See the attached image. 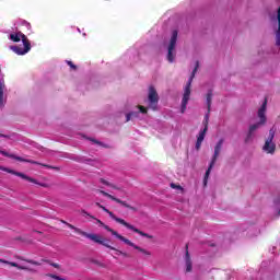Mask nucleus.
I'll return each mask as SVG.
<instances>
[{
    "label": "nucleus",
    "mask_w": 280,
    "mask_h": 280,
    "mask_svg": "<svg viewBox=\"0 0 280 280\" xmlns=\"http://www.w3.org/2000/svg\"><path fill=\"white\" fill-rule=\"evenodd\" d=\"M9 40H12L13 43H23V47L21 46H11L10 49L16 56H25L26 54H30L32 51V43H30V39L25 34L22 32H13L9 35Z\"/></svg>",
    "instance_id": "1"
},
{
    "label": "nucleus",
    "mask_w": 280,
    "mask_h": 280,
    "mask_svg": "<svg viewBox=\"0 0 280 280\" xmlns=\"http://www.w3.org/2000/svg\"><path fill=\"white\" fill-rule=\"evenodd\" d=\"M267 106H268V101L265 100L262 102L260 108H258V112H257L258 120H257V122L249 126L248 133L245 138V143H250V141H253V139L255 137V130H259V128H261V126H265L266 121H268V118L266 117Z\"/></svg>",
    "instance_id": "2"
},
{
    "label": "nucleus",
    "mask_w": 280,
    "mask_h": 280,
    "mask_svg": "<svg viewBox=\"0 0 280 280\" xmlns=\"http://www.w3.org/2000/svg\"><path fill=\"white\" fill-rule=\"evenodd\" d=\"M90 218H92V220H96V223L100 224V226H103V229H105V231H107L108 233H110L112 235H114V237H116V240H119L120 242H124V244H127V246H131V248H135L136 250H139L140 253H142L143 255H150V252L137 246L135 243H132L130 240L121 236V234H118L117 231L110 229V226L106 225L104 222H102V220L96 219L93 215H90Z\"/></svg>",
    "instance_id": "3"
},
{
    "label": "nucleus",
    "mask_w": 280,
    "mask_h": 280,
    "mask_svg": "<svg viewBox=\"0 0 280 280\" xmlns=\"http://www.w3.org/2000/svg\"><path fill=\"white\" fill-rule=\"evenodd\" d=\"M96 207H100V209H102L105 213H108L112 220H115V222H118V224H122V226H126V229H129V231H133V233H138V235H141V237H148L149 240H152V236L150 234L142 232L141 230L135 228V225L126 222V220L118 218L117 215H115V213L109 211L106 207L102 206L100 202L96 203Z\"/></svg>",
    "instance_id": "4"
},
{
    "label": "nucleus",
    "mask_w": 280,
    "mask_h": 280,
    "mask_svg": "<svg viewBox=\"0 0 280 280\" xmlns=\"http://www.w3.org/2000/svg\"><path fill=\"white\" fill-rule=\"evenodd\" d=\"M198 67H200V65L197 61L195 69L192 70V74L190 75L187 84L184 88L180 113H185V110H187V104H189V97H191V82H194V78L196 77V71H198Z\"/></svg>",
    "instance_id": "5"
},
{
    "label": "nucleus",
    "mask_w": 280,
    "mask_h": 280,
    "mask_svg": "<svg viewBox=\"0 0 280 280\" xmlns=\"http://www.w3.org/2000/svg\"><path fill=\"white\" fill-rule=\"evenodd\" d=\"M178 40V31H172L168 39L165 40V46L167 49V60L168 62H174L176 58V42Z\"/></svg>",
    "instance_id": "6"
},
{
    "label": "nucleus",
    "mask_w": 280,
    "mask_h": 280,
    "mask_svg": "<svg viewBox=\"0 0 280 280\" xmlns=\"http://www.w3.org/2000/svg\"><path fill=\"white\" fill-rule=\"evenodd\" d=\"M222 145H224V139H220L214 147V153H213L212 160L205 175V179H203L205 185H207V179L209 178V174H211V170H213V166L215 165V161H218V158L220 156V152H222Z\"/></svg>",
    "instance_id": "7"
},
{
    "label": "nucleus",
    "mask_w": 280,
    "mask_h": 280,
    "mask_svg": "<svg viewBox=\"0 0 280 280\" xmlns=\"http://www.w3.org/2000/svg\"><path fill=\"white\" fill-rule=\"evenodd\" d=\"M148 104H149V108H151V110H156L158 106H159V93L156 92V89H154V86H149V92H148Z\"/></svg>",
    "instance_id": "8"
},
{
    "label": "nucleus",
    "mask_w": 280,
    "mask_h": 280,
    "mask_svg": "<svg viewBox=\"0 0 280 280\" xmlns=\"http://www.w3.org/2000/svg\"><path fill=\"white\" fill-rule=\"evenodd\" d=\"M81 235L83 237H86L88 240H91L92 242H95V244H101V246L110 248V250H117V249H115V247L108 245V243H106V241L104 240V237H102V235L91 234V233H86V232H81Z\"/></svg>",
    "instance_id": "9"
},
{
    "label": "nucleus",
    "mask_w": 280,
    "mask_h": 280,
    "mask_svg": "<svg viewBox=\"0 0 280 280\" xmlns=\"http://www.w3.org/2000/svg\"><path fill=\"white\" fill-rule=\"evenodd\" d=\"M3 72H1L0 68V108H4L5 104L8 103V97L5 96V92L8 88L5 86V79Z\"/></svg>",
    "instance_id": "10"
},
{
    "label": "nucleus",
    "mask_w": 280,
    "mask_h": 280,
    "mask_svg": "<svg viewBox=\"0 0 280 280\" xmlns=\"http://www.w3.org/2000/svg\"><path fill=\"white\" fill-rule=\"evenodd\" d=\"M275 139V131L273 129L269 130V137L267 138L265 145L262 147L264 152L267 154H275V150H277V144L272 142Z\"/></svg>",
    "instance_id": "11"
},
{
    "label": "nucleus",
    "mask_w": 280,
    "mask_h": 280,
    "mask_svg": "<svg viewBox=\"0 0 280 280\" xmlns=\"http://www.w3.org/2000/svg\"><path fill=\"white\" fill-rule=\"evenodd\" d=\"M208 124H209V114H207L205 116V120H203L205 128L199 131V135L197 137V142H196V145H195L196 150H200V148L202 145V142L205 141L207 130H209Z\"/></svg>",
    "instance_id": "12"
},
{
    "label": "nucleus",
    "mask_w": 280,
    "mask_h": 280,
    "mask_svg": "<svg viewBox=\"0 0 280 280\" xmlns=\"http://www.w3.org/2000/svg\"><path fill=\"white\" fill-rule=\"evenodd\" d=\"M100 194H103L106 198H109L110 200H114V202H118V205H121L122 207H126L127 209H131L132 211H137V209H135V207H131L130 205L126 203V201H122L120 199H118L117 197L101 190Z\"/></svg>",
    "instance_id": "13"
},
{
    "label": "nucleus",
    "mask_w": 280,
    "mask_h": 280,
    "mask_svg": "<svg viewBox=\"0 0 280 280\" xmlns=\"http://www.w3.org/2000/svg\"><path fill=\"white\" fill-rule=\"evenodd\" d=\"M0 170H2V172H8L9 174H13L14 176H19L20 178H23L24 180H28V183H36V179L23 174V173H19L9 168H5L3 166H0Z\"/></svg>",
    "instance_id": "14"
},
{
    "label": "nucleus",
    "mask_w": 280,
    "mask_h": 280,
    "mask_svg": "<svg viewBox=\"0 0 280 280\" xmlns=\"http://www.w3.org/2000/svg\"><path fill=\"white\" fill-rule=\"evenodd\" d=\"M0 262L1 264H8V266H12L13 268H18V270H27L28 272H36V269L30 267V266H21L16 262H11L8 260H3L0 258Z\"/></svg>",
    "instance_id": "15"
},
{
    "label": "nucleus",
    "mask_w": 280,
    "mask_h": 280,
    "mask_svg": "<svg viewBox=\"0 0 280 280\" xmlns=\"http://www.w3.org/2000/svg\"><path fill=\"white\" fill-rule=\"evenodd\" d=\"M145 115L148 113V109L141 105L137 107V110H133L126 115V121H130L132 117H139V114Z\"/></svg>",
    "instance_id": "16"
},
{
    "label": "nucleus",
    "mask_w": 280,
    "mask_h": 280,
    "mask_svg": "<svg viewBox=\"0 0 280 280\" xmlns=\"http://www.w3.org/2000/svg\"><path fill=\"white\" fill-rule=\"evenodd\" d=\"M0 154H2L3 156H10L11 159H15V161H22V162H24V163H33L34 165H36V164L38 163V162H36V161L25 160V159H23V158H21V156L10 155V154H8V152H5V151H0Z\"/></svg>",
    "instance_id": "17"
},
{
    "label": "nucleus",
    "mask_w": 280,
    "mask_h": 280,
    "mask_svg": "<svg viewBox=\"0 0 280 280\" xmlns=\"http://www.w3.org/2000/svg\"><path fill=\"white\" fill-rule=\"evenodd\" d=\"M278 30L276 32V45L280 47V8L277 12Z\"/></svg>",
    "instance_id": "18"
},
{
    "label": "nucleus",
    "mask_w": 280,
    "mask_h": 280,
    "mask_svg": "<svg viewBox=\"0 0 280 280\" xmlns=\"http://www.w3.org/2000/svg\"><path fill=\"white\" fill-rule=\"evenodd\" d=\"M185 266H186V272H191V258L189 257V252H186V255H185Z\"/></svg>",
    "instance_id": "19"
},
{
    "label": "nucleus",
    "mask_w": 280,
    "mask_h": 280,
    "mask_svg": "<svg viewBox=\"0 0 280 280\" xmlns=\"http://www.w3.org/2000/svg\"><path fill=\"white\" fill-rule=\"evenodd\" d=\"M62 222H63V224H67V226H68L69 229H71L72 231H74V233H78L79 235H82V233H84V231H82L81 229L75 228L74 225H72V224H70V223H67V222H65V221H62Z\"/></svg>",
    "instance_id": "20"
},
{
    "label": "nucleus",
    "mask_w": 280,
    "mask_h": 280,
    "mask_svg": "<svg viewBox=\"0 0 280 280\" xmlns=\"http://www.w3.org/2000/svg\"><path fill=\"white\" fill-rule=\"evenodd\" d=\"M102 185H105L106 187H110L112 189H119L115 184L102 178L101 179Z\"/></svg>",
    "instance_id": "21"
},
{
    "label": "nucleus",
    "mask_w": 280,
    "mask_h": 280,
    "mask_svg": "<svg viewBox=\"0 0 280 280\" xmlns=\"http://www.w3.org/2000/svg\"><path fill=\"white\" fill-rule=\"evenodd\" d=\"M213 97V92L209 91L207 94V106H208V113L211 110V100Z\"/></svg>",
    "instance_id": "22"
},
{
    "label": "nucleus",
    "mask_w": 280,
    "mask_h": 280,
    "mask_svg": "<svg viewBox=\"0 0 280 280\" xmlns=\"http://www.w3.org/2000/svg\"><path fill=\"white\" fill-rule=\"evenodd\" d=\"M22 25H24V27H26V30H28V31L32 30V24H30V22H27V21H23Z\"/></svg>",
    "instance_id": "23"
},
{
    "label": "nucleus",
    "mask_w": 280,
    "mask_h": 280,
    "mask_svg": "<svg viewBox=\"0 0 280 280\" xmlns=\"http://www.w3.org/2000/svg\"><path fill=\"white\" fill-rule=\"evenodd\" d=\"M27 264H32L33 266H42V262H38L36 260H26Z\"/></svg>",
    "instance_id": "24"
},
{
    "label": "nucleus",
    "mask_w": 280,
    "mask_h": 280,
    "mask_svg": "<svg viewBox=\"0 0 280 280\" xmlns=\"http://www.w3.org/2000/svg\"><path fill=\"white\" fill-rule=\"evenodd\" d=\"M68 65L70 67V69H78V67H75V65H73V62L68 61Z\"/></svg>",
    "instance_id": "25"
},
{
    "label": "nucleus",
    "mask_w": 280,
    "mask_h": 280,
    "mask_svg": "<svg viewBox=\"0 0 280 280\" xmlns=\"http://www.w3.org/2000/svg\"><path fill=\"white\" fill-rule=\"evenodd\" d=\"M172 189H183L180 186H176V184H171Z\"/></svg>",
    "instance_id": "26"
},
{
    "label": "nucleus",
    "mask_w": 280,
    "mask_h": 280,
    "mask_svg": "<svg viewBox=\"0 0 280 280\" xmlns=\"http://www.w3.org/2000/svg\"><path fill=\"white\" fill-rule=\"evenodd\" d=\"M51 266H52V268H60V265H58L56 262H52Z\"/></svg>",
    "instance_id": "27"
},
{
    "label": "nucleus",
    "mask_w": 280,
    "mask_h": 280,
    "mask_svg": "<svg viewBox=\"0 0 280 280\" xmlns=\"http://www.w3.org/2000/svg\"><path fill=\"white\" fill-rule=\"evenodd\" d=\"M83 215H91L86 211H82Z\"/></svg>",
    "instance_id": "28"
},
{
    "label": "nucleus",
    "mask_w": 280,
    "mask_h": 280,
    "mask_svg": "<svg viewBox=\"0 0 280 280\" xmlns=\"http://www.w3.org/2000/svg\"><path fill=\"white\" fill-rule=\"evenodd\" d=\"M0 137H3L4 139H8V136H5V135L0 133Z\"/></svg>",
    "instance_id": "29"
},
{
    "label": "nucleus",
    "mask_w": 280,
    "mask_h": 280,
    "mask_svg": "<svg viewBox=\"0 0 280 280\" xmlns=\"http://www.w3.org/2000/svg\"><path fill=\"white\" fill-rule=\"evenodd\" d=\"M116 255H121V252H119V250H116Z\"/></svg>",
    "instance_id": "30"
}]
</instances>
